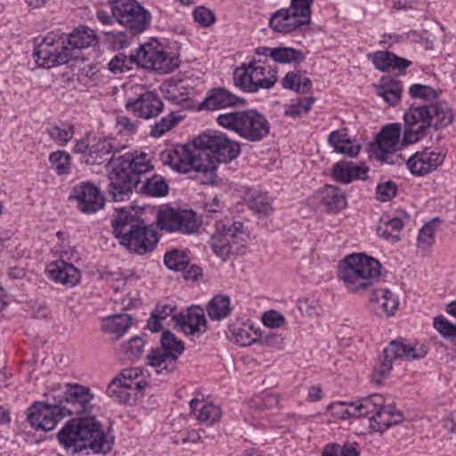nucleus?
<instances>
[{
	"label": "nucleus",
	"mask_w": 456,
	"mask_h": 456,
	"mask_svg": "<svg viewBox=\"0 0 456 456\" xmlns=\"http://www.w3.org/2000/svg\"><path fill=\"white\" fill-rule=\"evenodd\" d=\"M126 145L119 146L110 139L100 140L92 145L84 156L88 165L111 164L109 173V192L115 201L124 200L132 192V188L140 182V174L151 171L153 166L146 153L120 154Z\"/></svg>",
	"instance_id": "nucleus-1"
},
{
	"label": "nucleus",
	"mask_w": 456,
	"mask_h": 456,
	"mask_svg": "<svg viewBox=\"0 0 456 456\" xmlns=\"http://www.w3.org/2000/svg\"><path fill=\"white\" fill-rule=\"evenodd\" d=\"M403 142L411 144L428 134L430 127L436 130L448 126L453 121V112L444 101L424 105L412 104L403 115Z\"/></svg>",
	"instance_id": "nucleus-2"
},
{
	"label": "nucleus",
	"mask_w": 456,
	"mask_h": 456,
	"mask_svg": "<svg viewBox=\"0 0 456 456\" xmlns=\"http://www.w3.org/2000/svg\"><path fill=\"white\" fill-rule=\"evenodd\" d=\"M113 232L130 252L143 255L151 252L158 241L157 232L149 228L134 209H116L111 221Z\"/></svg>",
	"instance_id": "nucleus-3"
},
{
	"label": "nucleus",
	"mask_w": 456,
	"mask_h": 456,
	"mask_svg": "<svg viewBox=\"0 0 456 456\" xmlns=\"http://www.w3.org/2000/svg\"><path fill=\"white\" fill-rule=\"evenodd\" d=\"M380 270L377 259L363 253L352 254L344 259L338 277L349 291L362 293L379 281Z\"/></svg>",
	"instance_id": "nucleus-4"
},
{
	"label": "nucleus",
	"mask_w": 456,
	"mask_h": 456,
	"mask_svg": "<svg viewBox=\"0 0 456 456\" xmlns=\"http://www.w3.org/2000/svg\"><path fill=\"white\" fill-rule=\"evenodd\" d=\"M200 151L194 143L178 144L162 151L159 159L165 166L179 173L185 174L193 170L212 175L216 170L215 161Z\"/></svg>",
	"instance_id": "nucleus-5"
},
{
	"label": "nucleus",
	"mask_w": 456,
	"mask_h": 456,
	"mask_svg": "<svg viewBox=\"0 0 456 456\" xmlns=\"http://www.w3.org/2000/svg\"><path fill=\"white\" fill-rule=\"evenodd\" d=\"M216 121L219 126L233 131L242 139L251 142L265 138L271 129L266 118L255 110L220 114Z\"/></svg>",
	"instance_id": "nucleus-6"
},
{
	"label": "nucleus",
	"mask_w": 456,
	"mask_h": 456,
	"mask_svg": "<svg viewBox=\"0 0 456 456\" xmlns=\"http://www.w3.org/2000/svg\"><path fill=\"white\" fill-rule=\"evenodd\" d=\"M110 12L116 21L126 27L122 31H110L123 46L126 43L128 34L137 35L144 31L150 25L151 13L135 0H112L110 2Z\"/></svg>",
	"instance_id": "nucleus-7"
},
{
	"label": "nucleus",
	"mask_w": 456,
	"mask_h": 456,
	"mask_svg": "<svg viewBox=\"0 0 456 456\" xmlns=\"http://www.w3.org/2000/svg\"><path fill=\"white\" fill-rule=\"evenodd\" d=\"M428 353L424 345L410 344L403 340H393L384 348L382 355L379 356L372 373V381L380 384L387 379L393 369V361L419 360L424 358Z\"/></svg>",
	"instance_id": "nucleus-8"
},
{
	"label": "nucleus",
	"mask_w": 456,
	"mask_h": 456,
	"mask_svg": "<svg viewBox=\"0 0 456 456\" xmlns=\"http://www.w3.org/2000/svg\"><path fill=\"white\" fill-rule=\"evenodd\" d=\"M194 145L204 152L205 156L217 162L229 163L240 153V144L219 131L205 132L194 139ZM217 167V165H216Z\"/></svg>",
	"instance_id": "nucleus-9"
},
{
	"label": "nucleus",
	"mask_w": 456,
	"mask_h": 456,
	"mask_svg": "<svg viewBox=\"0 0 456 456\" xmlns=\"http://www.w3.org/2000/svg\"><path fill=\"white\" fill-rule=\"evenodd\" d=\"M37 63L50 69L69 61L74 56L66 45V36L59 32L49 33L34 50Z\"/></svg>",
	"instance_id": "nucleus-10"
},
{
	"label": "nucleus",
	"mask_w": 456,
	"mask_h": 456,
	"mask_svg": "<svg viewBox=\"0 0 456 456\" xmlns=\"http://www.w3.org/2000/svg\"><path fill=\"white\" fill-rule=\"evenodd\" d=\"M314 0H291L289 8L274 12L270 27L276 32L289 33L311 21V5Z\"/></svg>",
	"instance_id": "nucleus-11"
},
{
	"label": "nucleus",
	"mask_w": 456,
	"mask_h": 456,
	"mask_svg": "<svg viewBox=\"0 0 456 456\" xmlns=\"http://www.w3.org/2000/svg\"><path fill=\"white\" fill-rule=\"evenodd\" d=\"M183 350V342L167 330L161 337V348L154 349L148 354V363L155 369L157 374L167 375L175 369L176 360Z\"/></svg>",
	"instance_id": "nucleus-12"
},
{
	"label": "nucleus",
	"mask_w": 456,
	"mask_h": 456,
	"mask_svg": "<svg viewBox=\"0 0 456 456\" xmlns=\"http://www.w3.org/2000/svg\"><path fill=\"white\" fill-rule=\"evenodd\" d=\"M216 230L211 236L210 245L216 255L225 260L232 253V247L243 240V224L225 217L216 221Z\"/></svg>",
	"instance_id": "nucleus-13"
},
{
	"label": "nucleus",
	"mask_w": 456,
	"mask_h": 456,
	"mask_svg": "<svg viewBox=\"0 0 456 456\" xmlns=\"http://www.w3.org/2000/svg\"><path fill=\"white\" fill-rule=\"evenodd\" d=\"M78 419L80 436L85 448H90L94 453L110 452L114 444V437L104 431L101 422L94 417Z\"/></svg>",
	"instance_id": "nucleus-14"
},
{
	"label": "nucleus",
	"mask_w": 456,
	"mask_h": 456,
	"mask_svg": "<svg viewBox=\"0 0 456 456\" xmlns=\"http://www.w3.org/2000/svg\"><path fill=\"white\" fill-rule=\"evenodd\" d=\"M135 63L148 69H154L162 73H169L177 63L168 57L163 47L157 40L141 45L134 54Z\"/></svg>",
	"instance_id": "nucleus-15"
},
{
	"label": "nucleus",
	"mask_w": 456,
	"mask_h": 456,
	"mask_svg": "<svg viewBox=\"0 0 456 456\" xmlns=\"http://www.w3.org/2000/svg\"><path fill=\"white\" fill-rule=\"evenodd\" d=\"M28 421L37 430L50 431L67 415L59 403L35 402L28 409Z\"/></svg>",
	"instance_id": "nucleus-16"
},
{
	"label": "nucleus",
	"mask_w": 456,
	"mask_h": 456,
	"mask_svg": "<svg viewBox=\"0 0 456 456\" xmlns=\"http://www.w3.org/2000/svg\"><path fill=\"white\" fill-rule=\"evenodd\" d=\"M401 125L393 123L385 126L376 137L375 154L378 159L394 163L395 152L400 149Z\"/></svg>",
	"instance_id": "nucleus-17"
},
{
	"label": "nucleus",
	"mask_w": 456,
	"mask_h": 456,
	"mask_svg": "<svg viewBox=\"0 0 456 456\" xmlns=\"http://www.w3.org/2000/svg\"><path fill=\"white\" fill-rule=\"evenodd\" d=\"M93 395L86 387L77 384H68L62 399L58 403L67 416L79 415L86 411Z\"/></svg>",
	"instance_id": "nucleus-18"
},
{
	"label": "nucleus",
	"mask_w": 456,
	"mask_h": 456,
	"mask_svg": "<svg viewBox=\"0 0 456 456\" xmlns=\"http://www.w3.org/2000/svg\"><path fill=\"white\" fill-rule=\"evenodd\" d=\"M444 158L445 153L443 150L426 148L413 154L406 164L412 175L422 176L441 166Z\"/></svg>",
	"instance_id": "nucleus-19"
},
{
	"label": "nucleus",
	"mask_w": 456,
	"mask_h": 456,
	"mask_svg": "<svg viewBox=\"0 0 456 456\" xmlns=\"http://www.w3.org/2000/svg\"><path fill=\"white\" fill-rule=\"evenodd\" d=\"M72 197L77 202L78 209L85 214H93L104 207L105 200L98 187L89 182L74 186Z\"/></svg>",
	"instance_id": "nucleus-20"
},
{
	"label": "nucleus",
	"mask_w": 456,
	"mask_h": 456,
	"mask_svg": "<svg viewBox=\"0 0 456 456\" xmlns=\"http://www.w3.org/2000/svg\"><path fill=\"white\" fill-rule=\"evenodd\" d=\"M163 102L154 92H145L126 104L127 110L138 118L149 119L159 116L163 110Z\"/></svg>",
	"instance_id": "nucleus-21"
},
{
	"label": "nucleus",
	"mask_w": 456,
	"mask_h": 456,
	"mask_svg": "<svg viewBox=\"0 0 456 456\" xmlns=\"http://www.w3.org/2000/svg\"><path fill=\"white\" fill-rule=\"evenodd\" d=\"M174 319L181 327L182 331L187 335L199 337L207 330L204 310L200 306L190 307L186 314H180L174 316Z\"/></svg>",
	"instance_id": "nucleus-22"
},
{
	"label": "nucleus",
	"mask_w": 456,
	"mask_h": 456,
	"mask_svg": "<svg viewBox=\"0 0 456 456\" xmlns=\"http://www.w3.org/2000/svg\"><path fill=\"white\" fill-rule=\"evenodd\" d=\"M370 309L378 316L395 315L399 301L388 289H377L370 295Z\"/></svg>",
	"instance_id": "nucleus-23"
},
{
	"label": "nucleus",
	"mask_w": 456,
	"mask_h": 456,
	"mask_svg": "<svg viewBox=\"0 0 456 456\" xmlns=\"http://www.w3.org/2000/svg\"><path fill=\"white\" fill-rule=\"evenodd\" d=\"M243 100L222 87L212 88L200 103L201 110H216L243 103Z\"/></svg>",
	"instance_id": "nucleus-24"
},
{
	"label": "nucleus",
	"mask_w": 456,
	"mask_h": 456,
	"mask_svg": "<svg viewBox=\"0 0 456 456\" xmlns=\"http://www.w3.org/2000/svg\"><path fill=\"white\" fill-rule=\"evenodd\" d=\"M249 70L251 93H256L261 88L269 89L277 81L276 71L271 67H265L254 61L249 62Z\"/></svg>",
	"instance_id": "nucleus-25"
},
{
	"label": "nucleus",
	"mask_w": 456,
	"mask_h": 456,
	"mask_svg": "<svg viewBox=\"0 0 456 456\" xmlns=\"http://www.w3.org/2000/svg\"><path fill=\"white\" fill-rule=\"evenodd\" d=\"M49 277L55 281L70 287L75 286L80 280V272L71 264L63 260L51 263L47 267Z\"/></svg>",
	"instance_id": "nucleus-26"
},
{
	"label": "nucleus",
	"mask_w": 456,
	"mask_h": 456,
	"mask_svg": "<svg viewBox=\"0 0 456 456\" xmlns=\"http://www.w3.org/2000/svg\"><path fill=\"white\" fill-rule=\"evenodd\" d=\"M190 407L195 419L207 426L218 422L222 416V411L217 405L204 399L191 400Z\"/></svg>",
	"instance_id": "nucleus-27"
},
{
	"label": "nucleus",
	"mask_w": 456,
	"mask_h": 456,
	"mask_svg": "<svg viewBox=\"0 0 456 456\" xmlns=\"http://www.w3.org/2000/svg\"><path fill=\"white\" fill-rule=\"evenodd\" d=\"M403 420V416L401 411H395V407L391 404H385L380 406L376 415L370 417V427L373 430L383 432L390 428L392 425H396Z\"/></svg>",
	"instance_id": "nucleus-28"
},
{
	"label": "nucleus",
	"mask_w": 456,
	"mask_h": 456,
	"mask_svg": "<svg viewBox=\"0 0 456 456\" xmlns=\"http://www.w3.org/2000/svg\"><path fill=\"white\" fill-rule=\"evenodd\" d=\"M79 419H74L68 423L58 432L57 437L61 445L66 450H71L73 452H77L85 448L82 444L80 436Z\"/></svg>",
	"instance_id": "nucleus-29"
},
{
	"label": "nucleus",
	"mask_w": 456,
	"mask_h": 456,
	"mask_svg": "<svg viewBox=\"0 0 456 456\" xmlns=\"http://www.w3.org/2000/svg\"><path fill=\"white\" fill-rule=\"evenodd\" d=\"M317 198L329 212L337 213L347 206L345 193L333 185H326L317 192Z\"/></svg>",
	"instance_id": "nucleus-30"
},
{
	"label": "nucleus",
	"mask_w": 456,
	"mask_h": 456,
	"mask_svg": "<svg viewBox=\"0 0 456 456\" xmlns=\"http://www.w3.org/2000/svg\"><path fill=\"white\" fill-rule=\"evenodd\" d=\"M410 218L409 215L402 211L400 212V216L390 219H380L379 224L378 226L377 232L378 234L393 242H397L400 240V231L403 229L405 221Z\"/></svg>",
	"instance_id": "nucleus-31"
},
{
	"label": "nucleus",
	"mask_w": 456,
	"mask_h": 456,
	"mask_svg": "<svg viewBox=\"0 0 456 456\" xmlns=\"http://www.w3.org/2000/svg\"><path fill=\"white\" fill-rule=\"evenodd\" d=\"M149 171H147V173ZM142 175H144V173L140 174L139 177ZM134 188H135L139 192L151 197L166 196L169 189L166 179L159 175H153L151 177L145 178L144 181H142V178H140V182L136 183L132 190Z\"/></svg>",
	"instance_id": "nucleus-32"
},
{
	"label": "nucleus",
	"mask_w": 456,
	"mask_h": 456,
	"mask_svg": "<svg viewBox=\"0 0 456 456\" xmlns=\"http://www.w3.org/2000/svg\"><path fill=\"white\" fill-rule=\"evenodd\" d=\"M374 66L381 71L398 69L403 71L411 62L404 58L399 57L391 52H377L371 56Z\"/></svg>",
	"instance_id": "nucleus-33"
},
{
	"label": "nucleus",
	"mask_w": 456,
	"mask_h": 456,
	"mask_svg": "<svg viewBox=\"0 0 456 456\" xmlns=\"http://www.w3.org/2000/svg\"><path fill=\"white\" fill-rule=\"evenodd\" d=\"M384 403L385 398L382 395L373 394L355 401V406L351 409L349 414L359 416L360 418L376 415Z\"/></svg>",
	"instance_id": "nucleus-34"
},
{
	"label": "nucleus",
	"mask_w": 456,
	"mask_h": 456,
	"mask_svg": "<svg viewBox=\"0 0 456 456\" xmlns=\"http://www.w3.org/2000/svg\"><path fill=\"white\" fill-rule=\"evenodd\" d=\"M367 170V168L359 167L352 162L340 161L334 165L332 175L335 180L348 183L354 178H363Z\"/></svg>",
	"instance_id": "nucleus-35"
},
{
	"label": "nucleus",
	"mask_w": 456,
	"mask_h": 456,
	"mask_svg": "<svg viewBox=\"0 0 456 456\" xmlns=\"http://www.w3.org/2000/svg\"><path fill=\"white\" fill-rule=\"evenodd\" d=\"M96 42L94 32L86 27L76 28L69 37H66V45L71 49V53L76 49L90 47Z\"/></svg>",
	"instance_id": "nucleus-36"
},
{
	"label": "nucleus",
	"mask_w": 456,
	"mask_h": 456,
	"mask_svg": "<svg viewBox=\"0 0 456 456\" xmlns=\"http://www.w3.org/2000/svg\"><path fill=\"white\" fill-rule=\"evenodd\" d=\"M232 312L231 301L228 296L216 295L207 305V313L213 321L227 318Z\"/></svg>",
	"instance_id": "nucleus-37"
},
{
	"label": "nucleus",
	"mask_w": 456,
	"mask_h": 456,
	"mask_svg": "<svg viewBox=\"0 0 456 456\" xmlns=\"http://www.w3.org/2000/svg\"><path fill=\"white\" fill-rule=\"evenodd\" d=\"M131 316L126 314H114L105 318L102 330L116 334L118 338L123 336L131 326Z\"/></svg>",
	"instance_id": "nucleus-38"
},
{
	"label": "nucleus",
	"mask_w": 456,
	"mask_h": 456,
	"mask_svg": "<svg viewBox=\"0 0 456 456\" xmlns=\"http://www.w3.org/2000/svg\"><path fill=\"white\" fill-rule=\"evenodd\" d=\"M403 92L402 83L395 79H383L378 88V94L391 106H395L401 99Z\"/></svg>",
	"instance_id": "nucleus-39"
},
{
	"label": "nucleus",
	"mask_w": 456,
	"mask_h": 456,
	"mask_svg": "<svg viewBox=\"0 0 456 456\" xmlns=\"http://www.w3.org/2000/svg\"><path fill=\"white\" fill-rule=\"evenodd\" d=\"M229 330L232 333L231 340L240 346H250L257 340L256 332L248 324L240 323L231 325Z\"/></svg>",
	"instance_id": "nucleus-40"
},
{
	"label": "nucleus",
	"mask_w": 456,
	"mask_h": 456,
	"mask_svg": "<svg viewBox=\"0 0 456 456\" xmlns=\"http://www.w3.org/2000/svg\"><path fill=\"white\" fill-rule=\"evenodd\" d=\"M115 379H119L125 387H127L134 394L142 391L146 386L142 373L137 368L125 369Z\"/></svg>",
	"instance_id": "nucleus-41"
},
{
	"label": "nucleus",
	"mask_w": 456,
	"mask_h": 456,
	"mask_svg": "<svg viewBox=\"0 0 456 456\" xmlns=\"http://www.w3.org/2000/svg\"><path fill=\"white\" fill-rule=\"evenodd\" d=\"M281 84L284 88L300 94L307 93L312 86L310 78L303 76L299 70L288 72L283 77Z\"/></svg>",
	"instance_id": "nucleus-42"
},
{
	"label": "nucleus",
	"mask_w": 456,
	"mask_h": 456,
	"mask_svg": "<svg viewBox=\"0 0 456 456\" xmlns=\"http://www.w3.org/2000/svg\"><path fill=\"white\" fill-rule=\"evenodd\" d=\"M193 93V88L183 85V81L179 80L174 84H169L166 92V97L176 104H182L189 99Z\"/></svg>",
	"instance_id": "nucleus-43"
},
{
	"label": "nucleus",
	"mask_w": 456,
	"mask_h": 456,
	"mask_svg": "<svg viewBox=\"0 0 456 456\" xmlns=\"http://www.w3.org/2000/svg\"><path fill=\"white\" fill-rule=\"evenodd\" d=\"M304 58L301 51L291 47H276L272 51V59L279 63H299Z\"/></svg>",
	"instance_id": "nucleus-44"
},
{
	"label": "nucleus",
	"mask_w": 456,
	"mask_h": 456,
	"mask_svg": "<svg viewBox=\"0 0 456 456\" xmlns=\"http://www.w3.org/2000/svg\"><path fill=\"white\" fill-rule=\"evenodd\" d=\"M107 394L113 398H116L118 401L123 403H130L132 400L134 399L136 394L133 391L125 387L119 379H116L115 378L109 384L107 388Z\"/></svg>",
	"instance_id": "nucleus-45"
},
{
	"label": "nucleus",
	"mask_w": 456,
	"mask_h": 456,
	"mask_svg": "<svg viewBox=\"0 0 456 456\" xmlns=\"http://www.w3.org/2000/svg\"><path fill=\"white\" fill-rule=\"evenodd\" d=\"M180 210L173 208L162 209L158 214V224L160 229L167 231H178Z\"/></svg>",
	"instance_id": "nucleus-46"
},
{
	"label": "nucleus",
	"mask_w": 456,
	"mask_h": 456,
	"mask_svg": "<svg viewBox=\"0 0 456 456\" xmlns=\"http://www.w3.org/2000/svg\"><path fill=\"white\" fill-rule=\"evenodd\" d=\"M439 223L440 219L436 217L420 229L418 236L419 248H426L433 245L435 232Z\"/></svg>",
	"instance_id": "nucleus-47"
},
{
	"label": "nucleus",
	"mask_w": 456,
	"mask_h": 456,
	"mask_svg": "<svg viewBox=\"0 0 456 456\" xmlns=\"http://www.w3.org/2000/svg\"><path fill=\"white\" fill-rule=\"evenodd\" d=\"M47 133L52 140L59 146H65L74 135L72 126H53L47 129Z\"/></svg>",
	"instance_id": "nucleus-48"
},
{
	"label": "nucleus",
	"mask_w": 456,
	"mask_h": 456,
	"mask_svg": "<svg viewBox=\"0 0 456 456\" xmlns=\"http://www.w3.org/2000/svg\"><path fill=\"white\" fill-rule=\"evenodd\" d=\"M178 232L192 233L198 230L200 222L192 210H180Z\"/></svg>",
	"instance_id": "nucleus-49"
},
{
	"label": "nucleus",
	"mask_w": 456,
	"mask_h": 456,
	"mask_svg": "<svg viewBox=\"0 0 456 456\" xmlns=\"http://www.w3.org/2000/svg\"><path fill=\"white\" fill-rule=\"evenodd\" d=\"M49 161L58 175L68 174L70 168V155L64 151H57L50 154Z\"/></svg>",
	"instance_id": "nucleus-50"
},
{
	"label": "nucleus",
	"mask_w": 456,
	"mask_h": 456,
	"mask_svg": "<svg viewBox=\"0 0 456 456\" xmlns=\"http://www.w3.org/2000/svg\"><path fill=\"white\" fill-rule=\"evenodd\" d=\"M250 208L263 216H269L273 212L272 199L266 193H257L249 202Z\"/></svg>",
	"instance_id": "nucleus-51"
},
{
	"label": "nucleus",
	"mask_w": 456,
	"mask_h": 456,
	"mask_svg": "<svg viewBox=\"0 0 456 456\" xmlns=\"http://www.w3.org/2000/svg\"><path fill=\"white\" fill-rule=\"evenodd\" d=\"M165 265L168 269L175 271H185L189 266V261L185 255L179 250H173L165 255Z\"/></svg>",
	"instance_id": "nucleus-52"
},
{
	"label": "nucleus",
	"mask_w": 456,
	"mask_h": 456,
	"mask_svg": "<svg viewBox=\"0 0 456 456\" xmlns=\"http://www.w3.org/2000/svg\"><path fill=\"white\" fill-rule=\"evenodd\" d=\"M180 121V118L176 117L175 113H170L167 117L162 118L159 122H156L151 129V135L153 137H160L165 133L172 129L175 124Z\"/></svg>",
	"instance_id": "nucleus-53"
},
{
	"label": "nucleus",
	"mask_w": 456,
	"mask_h": 456,
	"mask_svg": "<svg viewBox=\"0 0 456 456\" xmlns=\"http://www.w3.org/2000/svg\"><path fill=\"white\" fill-rule=\"evenodd\" d=\"M134 63H135L134 54L127 57L125 54L119 53L109 62V69L114 74L123 73L131 69Z\"/></svg>",
	"instance_id": "nucleus-54"
},
{
	"label": "nucleus",
	"mask_w": 456,
	"mask_h": 456,
	"mask_svg": "<svg viewBox=\"0 0 456 456\" xmlns=\"http://www.w3.org/2000/svg\"><path fill=\"white\" fill-rule=\"evenodd\" d=\"M250 70H249V63L242 64L240 67H238L233 71V80L236 87L245 91L251 93L250 88Z\"/></svg>",
	"instance_id": "nucleus-55"
},
{
	"label": "nucleus",
	"mask_w": 456,
	"mask_h": 456,
	"mask_svg": "<svg viewBox=\"0 0 456 456\" xmlns=\"http://www.w3.org/2000/svg\"><path fill=\"white\" fill-rule=\"evenodd\" d=\"M434 327L443 337L446 338H456V325L449 322L444 316L435 318Z\"/></svg>",
	"instance_id": "nucleus-56"
},
{
	"label": "nucleus",
	"mask_w": 456,
	"mask_h": 456,
	"mask_svg": "<svg viewBox=\"0 0 456 456\" xmlns=\"http://www.w3.org/2000/svg\"><path fill=\"white\" fill-rule=\"evenodd\" d=\"M409 94L412 98L422 99L426 101L433 100L437 97V93L431 86L420 84H414L409 89Z\"/></svg>",
	"instance_id": "nucleus-57"
},
{
	"label": "nucleus",
	"mask_w": 456,
	"mask_h": 456,
	"mask_svg": "<svg viewBox=\"0 0 456 456\" xmlns=\"http://www.w3.org/2000/svg\"><path fill=\"white\" fill-rule=\"evenodd\" d=\"M279 397L273 394H265L263 395L254 398L249 404V407L256 409H267L278 405Z\"/></svg>",
	"instance_id": "nucleus-58"
},
{
	"label": "nucleus",
	"mask_w": 456,
	"mask_h": 456,
	"mask_svg": "<svg viewBox=\"0 0 456 456\" xmlns=\"http://www.w3.org/2000/svg\"><path fill=\"white\" fill-rule=\"evenodd\" d=\"M397 191V186L394 182L387 181L377 186V198L380 201H388L393 199Z\"/></svg>",
	"instance_id": "nucleus-59"
},
{
	"label": "nucleus",
	"mask_w": 456,
	"mask_h": 456,
	"mask_svg": "<svg viewBox=\"0 0 456 456\" xmlns=\"http://www.w3.org/2000/svg\"><path fill=\"white\" fill-rule=\"evenodd\" d=\"M193 16L194 20L203 27H209L216 20L214 12L204 6L196 7Z\"/></svg>",
	"instance_id": "nucleus-60"
},
{
	"label": "nucleus",
	"mask_w": 456,
	"mask_h": 456,
	"mask_svg": "<svg viewBox=\"0 0 456 456\" xmlns=\"http://www.w3.org/2000/svg\"><path fill=\"white\" fill-rule=\"evenodd\" d=\"M225 207L216 197L204 204L203 209L206 217H214L217 215H221Z\"/></svg>",
	"instance_id": "nucleus-61"
},
{
	"label": "nucleus",
	"mask_w": 456,
	"mask_h": 456,
	"mask_svg": "<svg viewBox=\"0 0 456 456\" xmlns=\"http://www.w3.org/2000/svg\"><path fill=\"white\" fill-rule=\"evenodd\" d=\"M144 343L140 337H134L128 341L126 354L132 360L138 358L143 352Z\"/></svg>",
	"instance_id": "nucleus-62"
},
{
	"label": "nucleus",
	"mask_w": 456,
	"mask_h": 456,
	"mask_svg": "<svg viewBox=\"0 0 456 456\" xmlns=\"http://www.w3.org/2000/svg\"><path fill=\"white\" fill-rule=\"evenodd\" d=\"M354 406H355V402H352L350 403L339 402L330 405L331 409L334 411V414L340 417L341 419L360 418L359 416L349 414V412H351V409Z\"/></svg>",
	"instance_id": "nucleus-63"
},
{
	"label": "nucleus",
	"mask_w": 456,
	"mask_h": 456,
	"mask_svg": "<svg viewBox=\"0 0 456 456\" xmlns=\"http://www.w3.org/2000/svg\"><path fill=\"white\" fill-rule=\"evenodd\" d=\"M284 317L276 311L266 312L263 316V322L270 328H278L284 323Z\"/></svg>",
	"instance_id": "nucleus-64"
}]
</instances>
